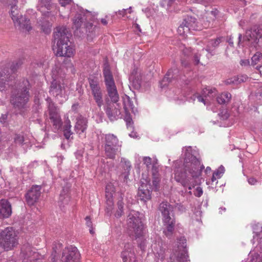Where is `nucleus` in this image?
<instances>
[{
	"instance_id": "obj_14",
	"label": "nucleus",
	"mask_w": 262,
	"mask_h": 262,
	"mask_svg": "<svg viewBox=\"0 0 262 262\" xmlns=\"http://www.w3.org/2000/svg\"><path fill=\"white\" fill-rule=\"evenodd\" d=\"M261 37L262 29L254 27L246 31L244 39L245 41H249L252 45L255 46Z\"/></svg>"
},
{
	"instance_id": "obj_39",
	"label": "nucleus",
	"mask_w": 262,
	"mask_h": 262,
	"mask_svg": "<svg viewBox=\"0 0 262 262\" xmlns=\"http://www.w3.org/2000/svg\"><path fill=\"white\" fill-rule=\"evenodd\" d=\"M83 19L81 14L76 15L73 19V24L76 29L80 28L83 23Z\"/></svg>"
},
{
	"instance_id": "obj_8",
	"label": "nucleus",
	"mask_w": 262,
	"mask_h": 262,
	"mask_svg": "<svg viewBox=\"0 0 262 262\" xmlns=\"http://www.w3.org/2000/svg\"><path fill=\"white\" fill-rule=\"evenodd\" d=\"M12 2L10 15L14 25L18 29L25 32H29L32 29L30 20L26 16L19 14V10L16 6L17 0H9Z\"/></svg>"
},
{
	"instance_id": "obj_23",
	"label": "nucleus",
	"mask_w": 262,
	"mask_h": 262,
	"mask_svg": "<svg viewBox=\"0 0 262 262\" xmlns=\"http://www.w3.org/2000/svg\"><path fill=\"white\" fill-rule=\"evenodd\" d=\"M12 213L11 206L7 200H2L0 202V219L7 218Z\"/></svg>"
},
{
	"instance_id": "obj_16",
	"label": "nucleus",
	"mask_w": 262,
	"mask_h": 262,
	"mask_svg": "<svg viewBox=\"0 0 262 262\" xmlns=\"http://www.w3.org/2000/svg\"><path fill=\"white\" fill-rule=\"evenodd\" d=\"M40 190V186L34 185L28 191L26 194V200L29 205H33L38 201L41 193Z\"/></svg>"
},
{
	"instance_id": "obj_40",
	"label": "nucleus",
	"mask_w": 262,
	"mask_h": 262,
	"mask_svg": "<svg viewBox=\"0 0 262 262\" xmlns=\"http://www.w3.org/2000/svg\"><path fill=\"white\" fill-rule=\"evenodd\" d=\"M262 57V54L260 52H256L251 58V62L250 66L254 67L259 61Z\"/></svg>"
},
{
	"instance_id": "obj_53",
	"label": "nucleus",
	"mask_w": 262,
	"mask_h": 262,
	"mask_svg": "<svg viewBox=\"0 0 262 262\" xmlns=\"http://www.w3.org/2000/svg\"><path fill=\"white\" fill-rule=\"evenodd\" d=\"M95 27L93 26V25L92 23H89L86 24V29L87 31H89V32H92L93 30V29H94Z\"/></svg>"
},
{
	"instance_id": "obj_38",
	"label": "nucleus",
	"mask_w": 262,
	"mask_h": 262,
	"mask_svg": "<svg viewBox=\"0 0 262 262\" xmlns=\"http://www.w3.org/2000/svg\"><path fill=\"white\" fill-rule=\"evenodd\" d=\"M253 232L255 234V235L256 236H260L259 241L258 242L259 246L260 247H262V232H261V229L262 228L261 227H258V225H255L253 228Z\"/></svg>"
},
{
	"instance_id": "obj_4",
	"label": "nucleus",
	"mask_w": 262,
	"mask_h": 262,
	"mask_svg": "<svg viewBox=\"0 0 262 262\" xmlns=\"http://www.w3.org/2000/svg\"><path fill=\"white\" fill-rule=\"evenodd\" d=\"M29 82L27 79H23L21 83H19L17 93L11 98V104L20 113L23 112L27 107L29 99Z\"/></svg>"
},
{
	"instance_id": "obj_12",
	"label": "nucleus",
	"mask_w": 262,
	"mask_h": 262,
	"mask_svg": "<svg viewBox=\"0 0 262 262\" xmlns=\"http://www.w3.org/2000/svg\"><path fill=\"white\" fill-rule=\"evenodd\" d=\"M89 82L94 99L97 106L101 107L103 104V101L99 82L95 78H91L89 79Z\"/></svg>"
},
{
	"instance_id": "obj_36",
	"label": "nucleus",
	"mask_w": 262,
	"mask_h": 262,
	"mask_svg": "<svg viewBox=\"0 0 262 262\" xmlns=\"http://www.w3.org/2000/svg\"><path fill=\"white\" fill-rule=\"evenodd\" d=\"M248 79V77L246 75H241L235 77L232 79H228L227 81L228 84L235 83L237 84L241 82L246 81Z\"/></svg>"
},
{
	"instance_id": "obj_24",
	"label": "nucleus",
	"mask_w": 262,
	"mask_h": 262,
	"mask_svg": "<svg viewBox=\"0 0 262 262\" xmlns=\"http://www.w3.org/2000/svg\"><path fill=\"white\" fill-rule=\"evenodd\" d=\"M38 10L43 15L49 16L51 12L56 9L55 5L50 1L40 2Z\"/></svg>"
},
{
	"instance_id": "obj_29",
	"label": "nucleus",
	"mask_w": 262,
	"mask_h": 262,
	"mask_svg": "<svg viewBox=\"0 0 262 262\" xmlns=\"http://www.w3.org/2000/svg\"><path fill=\"white\" fill-rule=\"evenodd\" d=\"M177 249H174L176 253V256L179 257L180 256L183 255L185 253V248L186 247V239L184 237H181L177 242Z\"/></svg>"
},
{
	"instance_id": "obj_52",
	"label": "nucleus",
	"mask_w": 262,
	"mask_h": 262,
	"mask_svg": "<svg viewBox=\"0 0 262 262\" xmlns=\"http://www.w3.org/2000/svg\"><path fill=\"white\" fill-rule=\"evenodd\" d=\"M131 9L132 7H129L128 9H123L122 10H119L117 12V14L120 15H122V16H124L127 12V11H128V13H131Z\"/></svg>"
},
{
	"instance_id": "obj_21",
	"label": "nucleus",
	"mask_w": 262,
	"mask_h": 262,
	"mask_svg": "<svg viewBox=\"0 0 262 262\" xmlns=\"http://www.w3.org/2000/svg\"><path fill=\"white\" fill-rule=\"evenodd\" d=\"M54 80L51 83L50 93L56 97H61L65 93L64 85L53 77Z\"/></svg>"
},
{
	"instance_id": "obj_13",
	"label": "nucleus",
	"mask_w": 262,
	"mask_h": 262,
	"mask_svg": "<svg viewBox=\"0 0 262 262\" xmlns=\"http://www.w3.org/2000/svg\"><path fill=\"white\" fill-rule=\"evenodd\" d=\"M48 112L54 128L58 130L62 126V121L58 108L51 101H48Z\"/></svg>"
},
{
	"instance_id": "obj_33",
	"label": "nucleus",
	"mask_w": 262,
	"mask_h": 262,
	"mask_svg": "<svg viewBox=\"0 0 262 262\" xmlns=\"http://www.w3.org/2000/svg\"><path fill=\"white\" fill-rule=\"evenodd\" d=\"M157 161V160H152L149 157H144L143 158V164L146 165L148 169L152 168V169L154 170L156 168Z\"/></svg>"
},
{
	"instance_id": "obj_51",
	"label": "nucleus",
	"mask_w": 262,
	"mask_h": 262,
	"mask_svg": "<svg viewBox=\"0 0 262 262\" xmlns=\"http://www.w3.org/2000/svg\"><path fill=\"white\" fill-rule=\"evenodd\" d=\"M203 194L202 188L200 187H197L194 192V195L197 197H200Z\"/></svg>"
},
{
	"instance_id": "obj_25",
	"label": "nucleus",
	"mask_w": 262,
	"mask_h": 262,
	"mask_svg": "<svg viewBox=\"0 0 262 262\" xmlns=\"http://www.w3.org/2000/svg\"><path fill=\"white\" fill-rule=\"evenodd\" d=\"M183 21L186 25V27H188L189 31L190 30H200L202 29L201 26L198 25V23L196 21V19L192 16H187Z\"/></svg>"
},
{
	"instance_id": "obj_59",
	"label": "nucleus",
	"mask_w": 262,
	"mask_h": 262,
	"mask_svg": "<svg viewBox=\"0 0 262 262\" xmlns=\"http://www.w3.org/2000/svg\"><path fill=\"white\" fill-rule=\"evenodd\" d=\"M255 68L257 69L259 71L260 74L262 75V65L260 66H257Z\"/></svg>"
},
{
	"instance_id": "obj_56",
	"label": "nucleus",
	"mask_w": 262,
	"mask_h": 262,
	"mask_svg": "<svg viewBox=\"0 0 262 262\" xmlns=\"http://www.w3.org/2000/svg\"><path fill=\"white\" fill-rule=\"evenodd\" d=\"M240 63L243 66H246L251 64H250V61L248 60H241Z\"/></svg>"
},
{
	"instance_id": "obj_18",
	"label": "nucleus",
	"mask_w": 262,
	"mask_h": 262,
	"mask_svg": "<svg viewBox=\"0 0 262 262\" xmlns=\"http://www.w3.org/2000/svg\"><path fill=\"white\" fill-rule=\"evenodd\" d=\"M121 257L123 262H135V255L133 246L132 244L126 243L124 245Z\"/></svg>"
},
{
	"instance_id": "obj_28",
	"label": "nucleus",
	"mask_w": 262,
	"mask_h": 262,
	"mask_svg": "<svg viewBox=\"0 0 262 262\" xmlns=\"http://www.w3.org/2000/svg\"><path fill=\"white\" fill-rule=\"evenodd\" d=\"M165 229L163 231L164 234L168 237H170L172 235L175 225V219H172L168 221H163Z\"/></svg>"
},
{
	"instance_id": "obj_11",
	"label": "nucleus",
	"mask_w": 262,
	"mask_h": 262,
	"mask_svg": "<svg viewBox=\"0 0 262 262\" xmlns=\"http://www.w3.org/2000/svg\"><path fill=\"white\" fill-rule=\"evenodd\" d=\"M80 253L74 246H70L64 248L61 258V262H80Z\"/></svg>"
},
{
	"instance_id": "obj_43",
	"label": "nucleus",
	"mask_w": 262,
	"mask_h": 262,
	"mask_svg": "<svg viewBox=\"0 0 262 262\" xmlns=\"http://www.w3.org/2000/svg\"><path fill=\"white\" fill-rule=\"evenodd\" d=\"M121 162L123 164V168L125 170V173H128L131 167V164L130 162L125 158H122Z\"/></svg>"
},
{
	"instance_id": "obj_64",
	"label": "nucleus",
	"mask_w": 262,
	"mask_h": 262,
	"mask_svg": "<svg viewBox=\"0 0 262 262\" xmlns=\"http://www.w3.org/2000/svg\"><path fill=\"white\" fill-rule=\"evenodd\" d=\"M228 42H229V45H230L231 46H233V41L232 39L231 38H230L229 39Z\"/></svg>"
},
{
	"instance_id": "obj_10",
	"label": "nucleus",
	"mask_w": 262,
	"mask_h": 262,
	"mask_svg": "<svg viewBox=\"0 0 262 262\" xmlns=\"http://www.w3.org/2000/svg\"><path fill=\"white\" fill-rule=\"evenodd\" d=\"M23 262H46L45 255L40 254L30 245H24L21 250Z\"/></svg>"
},
{
	"instance_id": "obj_37",
	"label": "nucleus",
	"mask_w": 262,
	"mask_h": 262,
	"mask_svg": "<svg viewBox=\"0 0 262 262\" xmlns=\"http://www.w3.org/2000/svg\"><path fill=\"white\" fill-rule=\"evenodd\" d=\"M24 63V60L23 59H19L13 62L10 67V72L11 73H14Z\"/></svg>"
},
{
	"instance_id": "obj_42",
	"label": "nucleus",
	"mask_w": 262,
	"mask_h": 262,
	"mask_svg": "<svg viewBox=\"0 0 262 262\" xmlns=\"http://www.w3.org/2000/svg\"><path fill=\"white\" fill-rule=\"evenodd\" d=\"M125 116L124 117V120L125 121L126 123L127 127L128 129H132L133 126H132V119L130 115V112H125Z\"/></svg>"
},
{
	"instance_id": "obj_49",
	"label": "nucleus",
	"mask_w": 262,
	"mask_h": 262,
	"mask_svg": "<svg viewBox=\"0 0 262 262\" xmlns=\"http://www.w3.org/2000/svg\"><path fill=\"white\" fill-rule=\"evenodd\" d=\"M218 14V11L217 10H212L207 13V16L211 17L212 20H213L215 19L216 15Z\"/></svg>"
},
{
	"instance_id": "obj_26",
	"label": "nucleus",
	"mask_w": 262,
	"mask_h": 262,
	"mask_svg": "<svg viewBox=\"0 0 262 262\" xmlns=\"http://www.w3.org/2000/svg\"><path fill=\"white\" fill-rule=\"evenodd\" d=\"M88 121L86 119L79 118L77 120L75 125L76 132L80 135L85 132L88 127Z\"/></svg>"
},
{
	"instance_id": "obj_61",
	"label": "nucleus",
	"mask_w": 262,
	"mask_h": 262,
	"mask_svg": "<svg viewBox=\"0 0 262 262\" xmlns=\"http://www.w3.org/2000/svg\"><path fill=\"white\" fill-rule=\"evenodd\" d=\"M101 22L104 25H106L107 24V21L105 18H102L101 19Z\"/></svg>"
},
{
	"instance_id": "obj_63",
	"label": "nucleus",
	"mask_w": 262,
	"mask_h": 262,
	"mask_svg": "<svg viewBox=\"0 0 262 262\" xmlns=\"http://www.w3.org/2000/svg\"><path fill=\"white\" fill-rule=\"evenodd\" d=\"M242 35L241 34H239L238 35V46L240 45V43L242 41Z\"/></svg>"
},
{
	"instance_id": "obj_27",
	"label": "nucleus",
	"mask_w": 262,
	"mask_h": 262,
	"mask_svg": "<svg viewBox=\"0 0 262 262\" xmlns=\"http://www.w3.org/2000/svg\"><path fill=\"white\" fill-rule=\"evenodd\" d=\"M151 248L153 252L159 258L163 259L164 258L165 249L163 247L161 242L155 243L151 245Z\"/></svg>"
},
{
	"instance_id": "obj_31",
	"label": "nucleus",
	"mask_w": 262,
	"mask_h": 262,
	"mask_svg": "<svg viewBox=\"0 0 262 262\" xmlns=\"http://www.w3.org/2000/svg\"><path fill=\"white\" fill-rule=\"evenodd\" d=\"M172 73L173 71L172 70H168L164 77L160 83L161 88H163L167 86L168 83L171 82V79L173 76Z\"/></svg>"
},
{
	"instance_id": "obj_7",
	"label": "nucleus",
	"mask_w": 262,
	"mask_h": 262,
	"mask_svg": "<svg viewBox=\"0 0 262 262\" xmlns=\"http://www.w3.org/2000/svg\"><path fill=\"white\" fill-rule=\"evenodd\" d=\"M103 75L104 78V82L107 95L110 98L111 101L114 103H116L119 99V94L110 66L107 62H105L104 64Z\"/></svg>"
},
{
	"instance_id": "obj_5",
	"label": "nucleus",
	"mask_w": 262,
	"mask_h": 262,
	"mask_svg": "<svg viewBox=\"0 0 262 262\" xmlns=\"http://www.w3.org/2000/svg\"><path fill=\"white\" fill-rule=\"evenodd\" d=\"M126 228L128 233L136 238H140L143 235V225L139 212L131 211L127 216Z\"/></svg>"
},
{
	"instance_id": "obj_20",
	"label": "nucleus",
	"mask_w": 262,
	"mask_h": 262,
	"mask_svg": "<svg viewBox=\"0 0 262 262\" xmlns=\"http://www.w3.org/2000/svg\"><path fill=\"white\" fill-rule=\"evenodd\" d=\"M159 210L163 216V221H168L174 218L173 207L167 202H163L159 205Z\"/></svg>"
},
{
	"instance_id": "obj_2",
	"label": "nucleus",
	"mask_w": 262,
	"mask_h": 262,
	"mask_svg": "<svg viewBox=\"0 0 262 262\" xmlns=\"http://www.w3.org/2000/svg\"><path fill=\"white\" fill-rule=\"evenodd\" d=\"M68 31L65 27L56 28L54 39L57 42L56 55L71 57L74 55V49L70 42Z\"/></svg>"
},
{
	"instance_id": "obj_46",
	"label": "nucleus",
	"mask_w": 262,
	"mask_h": 262,
	"mask_svg": "<svg viewBox=\"0 0 262 262\" xmlns=\"http://www.w3.org/2000/svg\"><path fill=\"white\" fill-rule=\"evenodd\" d=\"M85 220L86 222V223H85L86 225L87 226V227L90 228V229H89L90 233L91 234H93L94 233V229L93 228L92 222L91 221V220L90 216H86L85 217Z\"/></svg>"
},
{
	"instance_id": "obj_22",
	"label": "nucleus",
	"mask_w": 262,
	"mask_h": 262,
	"mask_svg": "<svg viewBox=\"0 0 262 262\" xmlns=\"http://www.w3.org/2000/svg\"><path fill=\"white\" fill-rule=\"evenodd\" d=\"M116 104L118 107L115 106L114 103H107L104 108L108 117L111 120L119 117L121 114L120 106L117 103Z\"/></svg>"
},
{
	"instance_id": "obj_3",
	"label": "nucleus",
	"mask_w": 262,
	"mask_h": 262,
	"mask_svg": "<svg viewBox=\"0 0 262 262\" xmlns=\"http://www.w3.org/2000/svg\"><path fill=\"white\" fill-rule=\"evenodd\" d=\"M115 188L114 185L110 183L107 184L105 188L106 196V210L107 213H111L114 207V201L113 199V194L117 196V210L115 214L117 217H120L124 212V194L122 193H115Z\"/></svg>"
},
{
	"instance_id": "obj_48",
	"label": "nucleus",
	"mask_w": 262,
	"mask_h": 262,
	"mask_svg": "<svg viewBox=\"0 0 262 262\" xmlns=\"http://www.w3.org/2000/svg\"><path fill=\"white\" fill-rule=\"evenodd\" d=\"M24 141V137L20 135H16L14 138V142L16 144L21 145Z\"/></svg>"
},
{
	"instance_id": "obj_54",
	"label": "nucleus",
	"mask_w": 262,
	"mask_h": 262,
	"mask_svg": "<svg viewBox=\"0 0 262 262\" xmlns=\"http://www.w3.org/2000/svg\"><path fill=\"white\" fill-rule=\"evenodd\" d=\"M175 207L182 212L185 211V207L181 204H177L175 206Z\"/></svg>"
},
{
	"instance_id": "obj_47",
	"label": "nucleus",
	"mask_w": 262,
	"mask_h": 262,
	"mask_svg": "<svg viewBox=\"0 0 262 262\" xmlns=\"http://www.w3.org/2000/svg\"><path fill=\"white\" fill-rule=\"evenodd\" d=\"M225 172V168L223 166H220L219 168L215 170L213 174H214L217 178L219 179L221 178L223 175V174Z\"/></svg>"
},
{
	"instance_id": "obj_34",
	"label": "nucleus",
	"mask_w": 262,
	"mask_h": 262,
	"mask_svg": "<svg viewBox=\"0 0 262 262\" xmlns=\"http://www.w3.org/2000/svg\"><path fill=\"white\" fill-rule=\"evenodd\" d=\"M71 122H70V120L68 118L65 120V124L64 126V130H63L64 136L65 138L67 139H69L70 138L71 135H72V134H73V133L71 132Z\"/></svg>"
},
{
	"instance_id": "obj_1",
	"label": "nucleus",
	"mask_w": 262,
	"mask_h": 262,
	"mask_svg": "<svg viewBox=\"0 0 262 262\" xmlns=\"http://www.w3.org/2000/svg\"><path fill=\"white\" fill-rule=\"evenodd\" d=\"M184 168L174 170V179L184 187L191 190L196 185L195 178L199 177L204 168L199 159L189 152H186L184 163Z\"/></svg>"
},
{
	"instance_id": "obj_17",
	"label": "nucleus",
	"mask_w": 262,
	"mask_h": 262,
	"mask_svg": "<svg viewBox=\"0 0 262 262\" xmlns=\"http://www.w3.org/2000/svg\"><path fill=\"white\" fill-rule=\"evenodd\" d=\"M216 92L215 89L205 88L203 90L201 95L196 94L193 97L196 98L199 102H203L204 105H207L209 99L216 95Z\"/></svg>"
},
{
	"instance_id": "obj_58",
	"label": "nucleus",
	"mask_w": 262,
	"mask_h": 262,
	"mask_svg": "<svg viewBox=\"0 0 262 262\" xmlns=\"http://www.w3.org/2000/svg\"><path fill=\"white\" fill-rule=\"evenodd\" d=\"M129 136L132 138H137L138 135H137V133L135 132H132L129 134Z\"/></svg>"
},
{
	"instance_id": "obj_50",
	"label": "nucleus",
	"mask_w": 262,
	"mask_h": 262,
	"mask_svg": "<svg viewBox=\"0 0 262 262\" xmlns=\"http://www.w3.org/2000/svg\"><path fill=\"white\" fill-rule=\"evenodd\" d=\"M58 2L62 7H66L68 5H70L72 3V0H58Z\"/></svg>"
},
{
	"instance_id": "obj_9",
	"label": "nucleus",
	"mask_w": 262,
	"mask_h": 262,
	"mask_svg": "<svg viewBox=\"0 0 262 262\" xmlns=\"http://www.w3.org/2000/svg\"><path fill=\"white\" fill-rule=\"evenodd\" d=\"M104 138L105 155L108 158L114 159L116 155L121 151V143L114 134L104 135Z\"/></svg>"
},
{
	"instance_id": "obj_35",
	"label": "nucleus",
	"mask_w": 262,
	"mask_h": 262,
	"mask_svg": "<svg viewBox=\"0 0 262 262\" xmlns=\"http://www.w3.org/2000/svg\"><path fill=\"white\" fill-rule=\"evenodd\" d=\"M40 29L46 34H49L51 31V25L49 21L43 20L38 23Z\"/></svg>"
},
{
	"instance_id": "obj_45",
	"label": "nucleus",
	"mask_w": 262,
	"mask_h": 262,
	"mask_svg": "<svg viewBox=\"0 0 262 262\" xmlns=\"http://www.w3.org/2000/svg\"><path fill=\"white\" fill-rule=\"evenodd\" d=\"M159 183H160V179L158 177H155L154 178H153V180H152V185H150V187H151V190H158V189L159 188Z\"/></svg>"
},
{
	"instance_id": "obj_57",
	"label": "nucleus",
	"mask_w": 262,
	"mask_h": 262,
	"mask_svg": "<svg viewBox=\"0 0 262 262\" xmlns=\"http://www.w3.org/2000/svg\"><path fill=\"white\" fill-rule=\"evenodd\" d=\"M6 119H7V115H2L0 118V122L2 123H4V122H5Z\"/></svg>"
},
{
	"instance_id": "obj_55",
	"label": "nucleus",
	"mask_w": 262,
	"mask_h": 262,
	"mask_svg": "<svg viewBox=\"0 0 262 262\" xmlns=\"http://www.w3.org/2000/svg\"><path fill=\"white\" fill-rule=\"evenodd\" d=\"M256 182L257 180L254 178H250L248 179V183L251 185H254Z\"/></svg>"
},
{
	"instance_id": "obj_44",
	"label": "nucleus",
	"mask_w": 262,
	"mask_h": 262,
	"mask_svg": "<svg viewBox=\"0 0 262 262\" xmlns=\"http://www.w3.org/2000/svg\"><path fill=\"white\" fill-rule=\"evenodd\" d=\"M221 42V39L220 38H216L215 39H212L209 41V44L208 45V48L210 47H217L220 43ZM209 49L207 48L206 50L209 52Z\"/></svg>"
},
{
	"instance_id": "obj_15",
	"label": "nucleus",
	"mask_w": 262,
	"mask_h": 262,
	"mask_svg": "<svg viewBox=\"0 0 262 262\" xmlns=\"http://www.w3.org/2000/svg\"><path fill=\"white\" fill-rule=\"evenodd\" d=\"M8 68L0 69V91H3L9 87L10 81L14 79V76L10 74Z\"/></svg>"
},
{
	"instance_id": "obj_32",
	"label": "nucleus",
	"mask_w": 262,
	"mask_h": 262,
	"mask_svg": "<svg viewBox=\"0 0 262 262\" xmlns=\"http://www.w3.org/2000/svg\"><path fill=\"white\" fill-rule=\"evenodd\" d=\"M231 98V95L228 92H224L219 96L217 101L219 104H226L228 103Z\"/></svg>"
},
{
	"instance_id": "obj_6",
	"label": "nucleus",
	"mask_w": 262,
	"mask_h": 262,
	"mask_svg": "<svg viewBox=\"0 0 262 262\" xmlns=\"http://www.w3.org/2000/svg\"><path fill=\"white\" fill-rule=\"evenodd\" d=\"M18 244L17 234L11 227L0 231V254L12 250Z\"/></svg>"
},
{
	"instance_id": "obj_30",
	"label": "nucleus",
	"mask_w": 262,
	"mask_h": 262,
	"mask_svg": "<svg viewBox=\"0 0 262 262\" xmlns=\"http://www.w3.org/2000/svg\"><path fill=\"white\" fill-rule=\"evenodd\" d=\"M123 105L125 112H131L134 114H136L137 112L136 108L134 106L133 102L127 96H126L123 98Z\"/></svg>"
},
{
	"instance_id": "obj_41",
	"label": "nucleus",
	"mask_w": 262,
	"mask_h": 262,
	"mask_svg": "<svg viewBox=\"0 0 262 262\" xmlns=\"http://www.w3.org/2000/svg\"><path fill=\"white\" fill-rule=\"evenodd\" d=\"M184 21L180 25L178 29V32L181 35H185L189 31L188 27H186Z\"/></svg>"
},
{
	"instance_id": "obj_62",
	"label": "nucleus",
	"mask_w": 262,
	"mask_h": 262,
	"mask_svg": "<svg viewBox=\"0 0 262 262\" xmlns=\"http://www.w3.org/2000/svg\"><path fill=\"white\" fill-rule=\"evenodd\" d=\"M194 60H195L196 64H198L199 63L200 59H199V57L197 55H195L194 56Z\"/></svg>"
},
{
	"instance_id": "obj_60",
	"label": "nucleus",
	"mask_w": 262,
	"mask_h": 262,
	"mask_svg": "<svg viewBox=\"0 0 262 262\" xmlns=\"http://www.w3.org/2000/svg\"><path fill=\"white\" fill-rule=\"evenodd\" d=\"M219 178H217V177H216L215 176H214V174H212V178H211V181L212 182H214L215 181H216L217 179H218Z\"/></svg>"
},
{
	"instance_id": "obj_19",
	"label": "nucleus",
	"mask_w": 262,
	"mask_h": 262,
	"mask_svg": "<svg viewBox=\"0 0 262 262\" xmlns=\"http://www.w3.org/2000/svg\"><path fill=\"white\" fill-rule=\"evenodd\" d=\"M145 182H141L138 193L140 199L143 201H146L150 199L151 192L150 184L146 180H145Z\"/></svg>"
}]
</instances>
